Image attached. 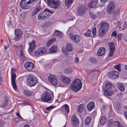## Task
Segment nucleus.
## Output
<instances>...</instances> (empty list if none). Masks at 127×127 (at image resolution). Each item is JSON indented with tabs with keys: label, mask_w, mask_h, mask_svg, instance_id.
Returning a JSON list of instances; mask_svg holds the SVG:
<instances>
[{
	"label": "nucleus",
	"mask_w": 127,
	"mask_h": 127,
	"mask_svg": "<svg viewBox=\"0 0 127 127\" xmlns=\"http://www.w3.org/2000/svg\"><path fill=\"white\" fill-rule=\"evenodd\" d=\"M37 0H22L20 2V6L23 9H28L34 5Z\"/></svg>",
	"instance_id": "obj_1"
},
{
	"label": "nucleus",
	"mask_w": 127,
	"mask_h": 127,
	"mask_svg": "<svg viewBox=\"0 0 127 127\" xmlns=\"http://www.w3.org/2000/svg\"><path fill=\"white\" fill-rule=\"evenodd\" d=\"M100 26L98 34L100 36H103L106 33L108 30L109 25L107 22L101 23L99 24Z\"/></svg>",
	"instance_id": "obj_2"
},
{
	"label": "nucleus",
	"mask_w": 127,
	"mask_h": 127,
	"mask_svg": "<svg viewBox=\"0 0 127 127\" xmlns=\"http://www.w3.org/2000/svg\"><path fill=\"white\" fill-rule=\"evenodd\" d=\"M52 96H53V93L51 91L44 92L41 96V100L44 101L49 103H51L52 101Z\"/></svg>",
	"instance_id": "obj_3"
},
{
	"label": "nucleus",
	"mask_w": 127,
	"mask_h": 127,
	"mask_svg": "<svg viewBox=\"0 0 127 127\" xmlns=\"http://www.w3.org/2000/svg\"><path fill=\"white\" fill-rule=\"evenodd\" d=\"M27 81L29 86L31 87L34 86L38 82L37 78L32 74H29L27 77Z\"/></svg>",
	"instance_id": "obj_4"
},
{
	"label": "nucleus",
	"mask_w": 127,
	"mask_h": 127,
	"mask_svg": "<svg viewBox=\"0 0 127 127\" xmlns=\"http://www.w3.org/2000/svg\"><path fill=\"white\" fill-rule=\"evenodd\" d=\"M82 84L79 79H76L71 84V88L73 91L77 92L80 90L82 86Z\"/></svg>",
	"instance_id": "obj_5"
},
{
	"label": "nucleus",
	"mask_w": 127,
	"mask_h": 127,
	"mask_svg": "<svg viewBox=\"0 0 127 127\" xmlns=\"http://www.w3.org/2000/svg\"><path fill=\"white\" fill-rule=\"evenodd\" d=\"M101 1V3L100 4H98L97 5V3L98 2V0H92L91 2L88 4V6L90 8H97L98 6L101 7L103 5V3L106 2L107 0H100Z\"/></svg>",
	"instance_id": "obj_6"
},
{
	"label": "nucleus",
	"mask_w": 127,
	"mask_h": 127,
	"mask_svg": "<svg viewBox=\"0 0 127 127\" xmlns=\"http://www.w3.org/2000/svg\"><path fill=\"white\" fill-rule=\"evenodd\" d=\"M47 3L50 7L56 9L60 6V2L58 0H47Z\"/></svg>",
	"instance_id": "obj_7"
},
{
	"label": "nucleus",
	"mask_w": 127,
	"mask_h": 127,
	"mask_svg": "<svg viewBox=\"0 0 127 127\" xmlns=\"http://www.w3.org/2000/svg\"><path fill=\"white\" fill-rule=\"evenodd\" d=\"M115 5L114 2L113 1L110 2L107 9V12L109 13H111L113 12L115 8Z\"/></svg>",
	"instance_id": "obj_8"
},
{
	"label": "nucleus",
	"mask_w": 127,
	"mask_h": 127,
	"mask_svg": "<svg viewBox=\"0 0 127 127\" xmlns=\"http://www.w3.org/2000/svg\"><path fill=\"white\" fill-rule=\"evenodd\" d=\"M48 79L50 83L54 85H57L58 83L57 79L55 75H50L48 77Z\"/></svg>",
	"instance_id": "obj_9"
},
{
	"label": "nucleus",
	"mask_w": 127,
	"mask_h": 127,
	"mask_svg": "<svg viewBox=\"0 0 127 127\" xmlns=\"http://www.w3.org/2000/svg\"><path fill=\"white\" fill-rule=\"evenodd\" d=\"M46 50L44 47H41L38 48V50L35 53V55L37 56H39L42 55L46 52Z\"/></svg>",
	"instance_id": "obj_10"
},
{
	"label": "nucleus",
	"mask_w": 127,
	"mask_h": 127,
	"mask_svg": "<svg viewBox=\"0 0 127 127\" xmlns=\"http://www.w3.org/2000/svg\"><path fill=\"white\" fill-rule=\"evenodd\" d=\"M15 37L14 40L16 41L19 40L20 39L22 35V31L19 29H17L15 30Z\"/></svg>",
	"instance_id": "obj_11"
},
{
	"label": "nucleus",
	"mask_w": 127,
	"mask_h": 127,
	"mask_svg": "<svg viewBox=\"0 0 127 127\" xmlns=\"http://www.w3.org/2000/svg\"><path fill=\"white\" fill-rule=\"evenodd\" d=\"M87 9L84 5H81L78 8V13L79 15H83L86 12Z\"/></svg>",
	"instance_id": "obj_12"
},
{
	"label": "nucleus",
	"mask_w": 127,
	"mask_h": 127,
	"mask_svg": "<svg viewBox=\"0 0 127 127\" xmlns=\"http://www.w3.org/2000/svg\"><path fill=\"white\" fill-rule=\"evenodd\" d=\"M69 36L72 40H73L74 42L76 43L79 42L81 39L80 36L77 35H72V34H70Z\"/></svg>",
	"instance_id": "obj_13"
},
{
	"label": "nucleus",
	"mask_w": 127,
	"mask_h": 127,
	"mask_svg": "<svg viewBox=\"0 0 127 127\" xmlns=\"http://www.w3.org/2000/svg\"><path fill=\"white\" fill-rule=\"evenodd\" d=\"M71 120L72 124L74 127H77L79 124L78 120L76 118V115H73L72 116Z\"/></svg>",
	"instance_id": "obj_14"
},
{
	"label": "nucleus",
	"mask_w": 127,
	"mask_h": 127,
	"mask_svg": "<svg viewBox=\"0 0 127 127\" xmlns=\"http://www.w3.org/2000/svg\"><path fill=\"white\" fill-rule=\"evenodd\" d=\"M24 66L25 68L28 71H30L33 69L34 65L32 62H28L25 63Z\"/></svg>",
	"instance_id": "obj_15"
},
{
	"label": "nucleus",
	"mask_w": 127,
	"mask_h": 127,
	"mask_svg": "<svg viewBox=\"0 0 127 127\" xmlns=\"http://www.w3.org/2000/svg\"><path fill=\"white\" fill-rule=\"evenodd\" d=\"M16 77V73H11V82L12 85L14 90H16L17 88V86L15 83Z\"/></svg>",
	"instance_id": "obj_16"
},
{
	"label": "nucleus",
	"mask_w": 127,
	"mask_h": 127,
	"mask_svg": "<svg viewBox=\"0 0 127 127\" xmlns=\"http://www.w3.org/2000/svg\"><path fill=\"white\" fill-rule=\"evenodd\" d=\"M53 12L49 10L46 9L43 12L40 13L38 16H49Z\"/></svg>",
	"instance_id": "obj_17"
},
{
	"label": "nucleus",
	"mask_w": 127,
	"mask_h": 127,
	"mask_svg": "<svg viewBox=\"0 0 127 127\" xmlns=\"http://www.w3.org/2000/svg\"><path fill=\"white\" fill-rule=\"evenodd\" d=\"M35 42L34 41H32V42H30L29 48L28 49L29 53H30V52H31L34 50L35 47Z\"/></svg>",
	"instance_id": "obj_18"
},
{
	"label": "nucleus",
	"mask_w": 127,
	"mask_h": 127,
	"mask_svg": "<svg viewBox=\"0 0 127 127\" xmlns=\"http://www.w3.org/2000/svg\"><path fill=\"white\" fill-rule=\"evenodd\" d=\"M119 76L118 72L116 71H113L110 73L109 77L112 79L117 78Z\"/></svg>",
	"instance_id": "obj_19"
},
{
	"label": "nucleus",
	"mask_w": 127,
	"mask_h": 127,
	"mask_svg": "<svg viewBox=\"0 0 127 127\" xmlns=\"http://www.w3.org/2000/svg\"><path fill=\"white\" fill-rule=\"evenodd\" d=\"M105 52V49L104 47H102L99 48L97 52L98 55L101 56L104 55Z\"/></svg>",
	"instance_id": "obj_20"
},
{
	"label": "nucleus",
	"mask_w": 127,
	"mask_h": 127,
	"mask_svg": "<svg viewBox=\"0 0 127 127\" xmlns=\"http://www.w3.org/2000/svg\"><path fill=\"white\" fill-rule=\"evenodd\" d=\"M104 94L105 96H111L113 94V92L111 90L106 89L103 90Z\"/></svg>",
	"instance_id": "obj_21"
},
{
	"label": "nucleus",
	"mask_w": 127,
	"mask_h": 127,
	"mask_svg": "<svg viewBox=\"0 0 127 127\" xmlns=\"http://www.w3.org/2000/svg\"><path fill=\"white\" fill-rule=\"evenodd\" d=\"M95 104L93 102H90L87 105V108L89 111H91L95 107Z\"/></svg>",
	"instance_id": "obj_22"
},
{
	"label": "nucleus",
	"mask_w": 127,
	"mask_h": 127,
	"mask_svg": "<svg viewBox=\"0 0 127 127\" xmlns=\"http://www.w3.org/2000/svg\"><path fill=\"white\" fill-rule=\"evenodd\" d=\"M62 79L63 83L65 84L69 83L71 81L70 79L66 77L63 76Z\"/></svg>",
	"instance_id": "obj_23"
},
{
	"label": "nucleus",
	"mask_w": 127,
	"mask_h": 127,
	"mask_svg": "<svg viewBox=\"0 0 127 127\" xmlns=\"http://www.w3.org/2000/svg\"><path fill=\"white\" fill-rule=\"evenodd\" d=\"M41 7L40 6H37L34 9L33 11H32V14L33 16H34L35 15L40 9Z\"/></svg>",
	"instance_id": "obj_24"
},
{
	"label": "nucleus",
	"mask_w": 127,
	"mask_h": 127,
	"mask_svg": "<svg viewBox=\"0 0 127 127\" xmlns=\"http://www.w3.org/2000/svg\"><path fill=\"white\" fill-rule=\"evenodd\" d=\"M54 36H55L60 38L62 37L63 36L62 34L60 33L59 31L58 30H56L55 31L54 34Z\"/></svg>",
	"instance_id": "obj_25"
},
{
	"label": "nucleus",
	"mask_w": 127,
	"mask_h": 127,
	"mask_svg": "<svg viewBox=\"0 0 127 127\" xmlns=\"http://www.w3.org/2000/svg\"><path fill=\"white\" fill-rule=\"evenodd\" d=\"M57 48L56 46H52L49 50V51L52 53H54L57 51Z\"/></svg>",
	"instance_id": "obj_26"
},
{
	"label": "nucleus",
	"mask_w": 127,
	"mask_h": 127,
	"mask_svg": "<svg viewBox=\"0 0 127 127\" xmlns=\"http://www.w3.org/2000/svg\"><path fill=\"white\" fill-rule=\"evenodd\" d=\"M108 45L109 47V50H114L115 49V45L114 42H111L108 43Z\"/></svg>",
	"instance_id": "obj_27"
},
{
	"label": "nucleus",
	"mask_w": 127,
	"mask_h": 127,
	"mask_svg": "<svg viewBox=\"0 0 127 127\" xmlns=\"http://www.w3.org/2000/svg\"><path fill=\"white\" fill-rule=\"evenodd\" d=\"M72 71V69L69 67H67L65 70L64 72L66 74H68Z\"/></svg>",
	"instance_id": "obj_28"
},
{
	"label": "nucleus",
	"mask_w": 127,
	"mask_h": 127,
	"mask_svg": "<svg viewBox=\"0 0 127 127\" xmlns=\"http://www.w3.org/2000/svg\"><path fill=\"white\" fill-rule=\"evenodd\" d=\"M105 86L106 88V89L111 90L112 85L111 83L109 82H107Z\"/></svg>",
	"instance_id": "obj_29"
},
{
	"label": "nucleus",
	"mask_w": 127,
	"mask_h": 127,
	"mask_svg": "<svg viewBox=\"0 0 127 127\" xmlns=\"http://www.w3.org/2000/svg\"><path fill=\"white\" fill-rule=\"evenodd\" d=\"M20 59L23 61L25 60L26 58L23 54V50L21 49V51L20 52Z\"/></svg>",
	"instance_id": "obj_30"
},
{
	"label": "nucleus",
	"mask_w": 127,
	"mask_h": 127,
	"mask_svg": "<svg viewBox=\"0 0 127 127\" xmlns=\"http://www.w3.org/2000/svg\"><path fill=\"white\" fill-rule=\"evenodd\" d=\"M73 2V1L72 0H67L65 1V3L66 6L69 7Z\"/></svg>",
	"instance_id": "obj_31"
},
{
	"label": "nucleus",
	"mask_w": 127,
	"mask_h": 127,
	"mask_svg": "<svg viewBox=\"0 0 127 127\" xmlns=\"http://www.w3.org/2000/svg\"><path fill=\"white\" fill-rule=\"evenodd\" d=\"M55 38H53L51 39H50L46 43V45L47 46H49L51 45V44L54 41L56 40Z\"/></svg>",
	"instance_id": "obj_32"
},
{
	"label": "nucleus",
	"mask_w": 127,
	"mask_h": 127,
	"mask_svg": "<svg viewBox=\"0 0 127 127\" xmlns=\"http://www.w3.org/2000/svg\"><path fill=\"white\" fill-rule=\"evenodd\" d=\"M91 118L88 117L86 118L85 121V124L87 125H89L91 123Z\"/></svg>",
	"instance_id": "obj_33"
},
{
	"label": "nucleus",
	"mask_w": 127,
	"mask_h": 127,
	"mask_svg": "<svg viewBox=\"0 0 127 127\" xmlns=\"http://www.w3.org/2000/svg\"><path fill=\"white\" fill-rule=\"evenodd\" d=\"M72 47L70 44H68L66 47V50L68 52H69L71 51L72 50Z\"/></svg>",
	"instance_id": "obj_34"
},
{
	"label": "nucleus",
	"mask_w": 127,
	"mask_h": 127,
	"mask_svg": "<svg viewBox=\"0 0 127 127\" xmlns=\"http://www.w3.org/2000/svg\"><path fill=\"white\" fill-rule=\"evenodd\" d=\"M91 32L90 30H87L85 33V35L87 37L91 36Z\"/></svg>",
	"instance_id": "obj_35"
},
{
	"label": "nucleus",
	"mask_w": 127,
	"mask_h": 127,
	"mask_svg": "<svg viewBox=\"0 0 127 127\" xmlns=\"http://www.w3.org/2000/svg\"><path fill=\"white\" fill-rule=\"evenodd\" d=\"M118 89L120 91H123L125 89V88L124 86L122 84H120L118 86Z\"/></svg>",
	"instance_id": "obj_36"
},
{
	"label": "nucleus",
	"mask_w": 127,
	"mask_h": 127,
	"mask_svg": "<svg viewBox=\"0 0 127 127\" xmlns=\"http://www.w3.org/2000/svg\"><path fill=\"white\" fill-rule=\"evenodd\" d=\"M33 93V92L30 91H25L24 92V94L26 95H31Z\"/></svg>",
	"instance_id": "obj_37"
},
{
	"label": "nucleus",
	"mask_w": 127,
	"mask_h": 127,
	"mask_svg": "<svg viewBox=\"0 0 127 127\" xmlns=\"http://www.w3.org/2000/svg\"><path fill=\"white\" fill-rule=\"evenodd\" d=\"M97 73V71H90L89 70H88L87 71V74H90L92 76L93 75H93L94 76V75L96 74Z\"/></svg>",
	"instance_id": "obj_38"
},
{
	"label": "nucleus",
	"mask_w": 127,
	"mask_h": 127,
	"mask_svg": "<svg viewBox=\"0 0 127 127\" xmlns=\"http://www.w3.org/2000/svg\"><path fill=\"white\" fill-rule=\"evenodd\" d=\"M56 106H51L48 107H47L45 109H44L43 110V111L45 113H47V112L46 111H45L46 110L48 111H49L50 110V109H52L55 107Z\"/></svg>",
	"instance_id": "obj_39"
},
{
	"label": "nucleus",
	"mask_w": 127,
	"mask_h": 127,
	"mask_svg": "<svg viewBox=\"0 0 127 127\" xmlns=\"http://www.w3.org/2000/svg\"><path fill=\"white\" fill-rule=\"evenodd\" d=\"M84 110V107L83 105H79L78 109V111L81 113Z\"/></svg>",
	"instance_id": "obj_40"
},
{
	"label": "nucleus",
	"mask_w": 127,
	"mask_h": 127,
	"mask_svg": "<svg viewBox=\"0 0 127 127\" xmlns=\"http://www.w3.org/2000/svg\"><path fill=\"white\" fill-rule=\"evenodd\" d=\"M106 119L104 117H102L100 120V123L101 125H103L105 124L106 121Z\"/></svg>",
	"instance_id": "obj_41"
},
{
	"label": "nucleus",
	"mask_w": 127,
	"mask_h": 127,
	"mask_svg": "<svg viewBox=\"0 0 127 127\" xmlns=\"http://www.w3.org/2000/svg\"><path fill=\"white\" fill-rule=\"evenodd\" d=\"M64 107L65 109V111L68 113L69 112V106L68 105L65 104L64 105Z\"/></svg>",
	"instance_id": "obj_42"
},
{
	"label": "nucleus",
	"mask_w": 127,
	"mask_h": 127,
	"mask_svg": "<svg viewBox=\"0 0 127 127\" xmlns=\"http://www.w3.org/2000/svg\"><path fill=\"white\" fill-rule=\"evenodd\" d=\"M8 101V98L7 97H5L3 101V105L4 106L7 104Z\"/></svg>",
	"instance_id": "obj_43"
},
{
	"label": "nucleus",
	"mask_w": 127,
	"mask_h": 127,
	"mask_svg": "<svg viewBox=\"0 0 127 127\" xmlns=\"http://www.w3.org/2000/svg\"><path fill=\"white\" fill-rule=\"evenodd\" d=\"M120 12V11L118 10H115L114 11H113V12L111 13L113 14L114 15H117Z\"/></svg>",
	"instance_id": "obj_44"
},
{
	"label": "nucleus",
	"mask_w": 127,
	"mask_h": 127,
	"mask_svg": "<svg viewBox=\"0 0 127 127\" xmlns=\"http://www.w3.org/2000/svg\"><path fill=\"white\" fill-rule=\"evenodd\" d=\"M115 50H109V52L108 55V56L109 57H111L112 56Z\"/></svg>",
	"instance_id": "obj_45"
},
{
	"label": "nucleus",
	"mask_w": 127,
	"mask_h": 127,
	"mask_svg": "<svg viewBox=\"0 0 127 127\" xmlns=\"http://www.w3.org/2000/svg\"><path fill=\"white\" fill-rule=\"evenodd\" d=\"M92 34L93 36L95 35L96 33V29L95 27L93 28L92 29Z\"/></svg>",
	"instance_id": "obj_46"
},
{
	"label": "nucleus",
	"mask_w": 127,
	"mask_h": 127,
	"mask_svg": "<svg viewBox=\"0 0 127 127\" xmlns=\"http://www.w3.org/2000/svg\"><path fill=\"white\" fill-rule=\"evenodd\" d=\"M120 65L121 64H119L115 66L114 67L116 68L120 71L121 70V69L120 68Z\"/></svg>",
	"instance_id": "obj_47"
},
{
	"label": "nucleus",
	"mask_w": 127,
	"mask_h": 127,
	"mask_svg": "<svg viewBox=\"0 0 127 127\" xmlns=\"http://www.w3.org/2000/svg\"><path fill=\"white\" fill-rule=\"evenodd\" d=\"M90 61L92 63H94L96 62V60L95 58H92L90 59Z\"/></svg>",
	"instance_id": "obj_48"
},
{
	"label": "nucleus",
	"mask_w": 127,
	"mask_h": 127,
	"mask_svg": "<svg viewBox=\"0 0 127 127\" xmlns=\"http://www.w3.org/2000/svg\"><path fill=\"white\" fill-rule=\"evenodd\" d=\"M68 17H69L68 18L69 19L68 20V21H72L75 19V16H68Z\"/></svg>",
	"instance_id": "obj_49"
},
{
	"label": "nucleus",
	"mask_w": 127,
	"mask_h": 127,
	"mask_svg": "<svg viewBox=\"0 0 127 127\" xmlns=\"http://www.w3.org/2000/svg\"><path fill=\"white\" fill-rule=\"evenodd\" d=\"M16 115L18 117L20 118V120L22 121H24V119L22 117L20 116L19 113H16Z\"/></svg>",
	"instance_id": "obj_50"
},
{
	"label": "nucleus",
	"mask_w": 127,
	"mask_h": 127,
	"mask_svg": "<svg viewBox=\"0 0 127 127\" xmlns=\"http://www.w3.org/2000/svg\"><path fill=\"white\" fill-rule=\"evenodd\" d=\"M16 69L15 68H12L11 69V73H16Z\"/></svg>",
	"instance_id": "obj_51"
},
{
	"label": "nucleus",
	"mask_w": 127,
	"mask_h": 127,
	"mask_svg": "<svg viewBox=\"0 0 127 127\" xmlns=\"http://www.w3.org/2000/svg\"><path fill=\"white\" fill-rule=\"evenodd\" d=\"M38 18L37 19H38V20H39V19H45L46 18V16H38Z\"/></svg>",
	"instance_id": "obj_52"
},
{
	"label": "nucleus",
	"mask_w": 127,
	"mask_h": 127,
	"mask_svg": "<svg viewBox=\"0 0 127 127\" xmlns=\"http://www.w3.org/2000/svg\"><path fill=\"white\" fill-rule=\"evenodd\" d=\"M14 121L16 122H19L20 120H21L17 118L16 117L14 118Z\"/></svg>",
	"instance_id": "obj_53"
},
{
	"label": "nucleus",
	"mask_w": 127,
	"mask_h": 127,
	"mask_svg": "<svg viewBox=\"0 0 127 127\" xmlns=\"http://www.w3.org/2000/svg\"><path fill=\"white\" fill-rule=\"evenodd\" d=\"M89 12L91 16H94V14L92 11L91 10H89Z\"/></svg>",
	"instance_id": "obj_54"
},
{
	"label": "nucleus",
	"mask_w": 127,
	"mask_h": 127,
	"mask_svg": "<svg viewBox=\"0 0 127 127\" xmlns=\"http://www.w3.org/2000/svg\"><path fill=\"white\" fill-rule=\"evenodd\" d=\"M117 35V33L116 32H113L111 34V35L116 36Z\"/></svg>",
	"instance_id": "obj_55"
},
{
	"label": "nucleus",
	"mask_w": 127,
	"mask_h": 127,
	"mask_svg": "<svg viewBox=\"0 0 127 127\" xmlns=\"http://www.w3.org/2000/svg\"><path fill=\"white\" fill-rule=\"evenodd\" d=\"M75 63H78L79 62V59L78 57H76L75 59Z\"/></svg>",
	"instance_id": "obj_56"
},
{
	"label": "nucleus",
	"mask_w": 127,
	"mask_h": 127,
	"mask_svg": "<svg viewBox=\"0 0 127 127\" xmlns=\"http://www.w3.org/2000/svg\"><path fill=\"white\" fill-rule=\"evenodd\" d=\"M58 61L56 59H53L52 60V61L53 63H55L57 62Z\"/></svg>",
	"instance_id": "obj_57"
},
{
	"label": "nucleus",
	"mask_w": 127,
	"mask_h": 127,
	"mask_svg": "<svg viewBox=\"0 0 127 127\" xmlns=\"http://www.w3.org/2000/svg\"><path fill=\"white\" fill-rule=\"evenodd\" d=\"M124 115L125 116L126 118L127 119V112L126 111L124 112Z\"/></svg>",
	"instance_id": "obj_58"
},
{
	"label": "nucleus",
	"mask_w": 127,
	"mask_h": 127,
	"mask_svg": "<svg viewBox=\"0 0 127 127\" xmlns=\"http://www.w3.org/2000/svg\"><path fill=\"white\" fill-rule=\"evenodd\" d=\"M124 25L125 27L127 28V22H125L124 24Z\"/></svg>",
	"instance_id": "obj_59"
},
{
	"label": "nucleus",
	"mask_w": 127,
	"mask_h": 127,
	"mask_svg": "<svg viewBox=\"0 0 127 127\" xmlns=\"http://www.w3.org/2000/svg\"><path fill=\"white\" fill-rule=\"evenodd\" d=\"M13 46L16 49H17L18 47V46L16 45H13Z\"/></svg>",
	"instance_id": "obj_60"
},
{
	"label": "nucleus",
	"mask_w": 127,
	"mask_h": 127,
	"mask_svg": "<svg viewBox=\"0 0 127 127\" xmlns=\"http://www.w3.org/2000/svg\"><path fill=\"white\" fill-rule=\"evenodd\" d=\"M116 109H117L119 110L121 109V107L120 106H118V107H116Z\"/></svg>",
	"instance_id": "obj_61"
},
{
	"label": "nucleus",
	"mask_w": 127,
	"mask_h": 127,
	"mask_svg": "<svg viewBox=\"0 0 127 127\" xmlns=\"http://www.w3.org/2000/svg\"><path fill=\"white\" fill-rule=\"evenodd\" d=\"M24 127H30L29 126L28 124L25 125Z\"/></svg>",
	"instance_id": "obj_62"
},
{
	"label": "nucleus",
	"mask_w": 127,
	"mask_h": 127,
	"mask_svg": "<svg viewBox=\"0 0 127 127\" xmlns=\"http://www.w3.org/2000/svg\"><path fill=\"white\" fill-rule=\"evenodd\" d=\"M8 48V46H4V48L5 50H6Z\"/></svg>",
	"instance_id": "obj_63"
},
{
	"label": "nucleus",
	"mask_w": 127,
	"mask_h": 127,
	"mask_svg": "<svg viewBox=\"0 0 127 127\" xmlns=\"http://www.w3.org/2000/svg\"><path fill=\"white\" fill-rule=\"evenodd\" d=\"M125 69L127 71V65H125Z\"/></svg>",
	"instance_id": "obj_64"
}]
</instances>
